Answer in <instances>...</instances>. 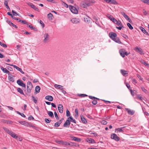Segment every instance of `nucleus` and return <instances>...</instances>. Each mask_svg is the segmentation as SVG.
<instances>
[{
	"mask_svg": "<svg viewBox=\"0 0 149 149\" xmlns=\"http://www.w3.org/2000/svg\"><path fill=\"white\" fill-rule=\"evenodd\" d=\"M143 13L145 15H147V13L146 11L145 10V9H143Z\"/></svg>",
	"mask_w": 149,
	"mask_h": 149,
	"instance_id": "774afa93",
	"label": "nucleus"
},
{
	"mask_svg": "<svg viewBox=\"0 0 149 149\" xmlns=\"http://www.w3.org/2000/svg\"><path fill=\"white\" fill-rule=\"evenodd\" d=\"M19 22H21L22 23L24 24H26L28 26V22L26 20H19L18 21Z\"/></svg>",
	"mask_w": 149,
	"mask_h": 149,
	"instance_id": "e433bc0d",
	"label": "nucleus"
},
{
	"mask_svg": "<svg viewBox=\"0 0 149 149\" xmlns=\"http://www.w3.org/2000/svg\"><path fill=\"white\" fill-rule=\"evenodd\" d=\"M108 3L113 4H118V3L115 0H109Z\"/></svg>",
	"mask_w": 149,
	"mask_h": 149,
	"instance_id": "393cba45",
	"label": "nucleus"
},
{
	"mask_svg": "<svg viewBox=\"0 0 149 149\" xmlns=\"http://www.w3.org/2000/svg\"><path fill=\"white\" fill-rule=\"evenodd\" d=\"M40 87L37 86H36L35 88V91L36 93H38L40 92Z\"/></svg>",
	"mask_w": 149,
	"mask_h": 149,
	"instance_id": "c85d7f7f",
	"label": "nucleus"
},
{
	"mask_svg": "<svg viewBox=\"0 0 149 149\" xmlns=\"http://www.w3.org/2000/svg\"><path fill=\"white\" fill-rule=\"evenodd\" d=\"M1 69L4 73L7 74L10 73L9 71H8L6 68H4L2 66H1Z\"/></svg>",
	"mask_w": 149,
	"mask_h": 149,
	"instance_id": "412c9836",
	"label": "nucleus"
},
{
	"mask_svg": "<svg viewBox=\"0 0 149 149\" xmlns=\"http://www.w3.org/2000/svg\"><path fill=\"white\" fill-rule=\"evenodd\" d=\"M125 109L127 111L128 113L132 115H133L134 113V112L133 111H132L128 108H126Z\"/></svg>",
	"mask_w": 149,
	"mask_h": 149,
	"instance_id": "a878e982",
	"label": "nucleus"
},
{
	"mask_svg": "<svg viewBox=\"0 0 149 149\" xmlns=\"http://www.w3.org/2000/svg\"><path fill=\"white\" fill-rule=\"evenodd\" d=\"M127 25L130 29L132 30L133 29V27L130 23H127Z\"/></svg>",
	"mask_w": 149,
	"mask_h": 149,
	"instance_id": "37998d69",
	"label": "nucleus"
},
{
	"mask_svg": "<svg viewBox=\"0 0 149 149\" xmlns=\"http://www.w3.org/2000/svg\"><path fill=\"white\" fill-rule=\"evenodd\" d=\"M61 92L64 94H65L66 93V91L64 90L63 89V88H61Z\"/></svg>",
	"mask_w": 149,
	"mask_h": 149,
	"instance_id": "0e129e2a",
	"label": "nucleus"
},
{
	"mask_svg": "<svg viewBox=\"0 0 149 149\" xmlns=\"http://www.w3.org/2000/svg\"><path fill=\"white\" fill-rule=\"evenodd\" d=\"M58 109L59 112L60 113H62L63 111V107L61 104H59L58 106Z\"/></svg>",
	"mask_w": 149,
	"mask_h": 149,
	"instance_id": "f8f14e48",
	"label": "nucleus"
},
{
	"mask_svg": "<svg viewBox=\"0 0 149 149\" xmlns=\"http://www.w3.org/2000/svg\"><path fill=\"white\" fill-rule=\"evenodd\" d=\"M17 91L20 94L24 95V94L23 92V90L20 88H18L17 89Z\"/></svg>",
	"mask_w": 149,
	"mask_h": 149,
	"instance_id": "2f4dec72",
	"label": "nucleus"
},
{
	"mask_svg": "<svg viewBox=\"0 0 149 149\" xmlns=\"http://www.w3.org/2000/svg\"><path fill=\"white\" fill-rule=\"evenodd\" d=\"M78 95L79 96L81 97H84L88 96V95L85 94H79Z\"/></svg>",
	"mask_w": 149,
	"mask_h": 149,
	"instance_id": "09e8293b",
	"label": "nucleus"
},
{
	"mask_svg": "<svg viewBox=\"0 0 149 149\" xmlns=\"http://www.w3.org/2000/svg\"><path fill=\"white\" fill-rule=\"evenodd\" d=\"M40 24L41 25L42 28H44L45 26V24L41 20H40Z\"/></svg>",
	"mask_w": 149,
	"mask_h": 149,
	"instance_id": "bf43d9fd",
	"label": "nucleus"
},
{
	"mask_svg": "<svg viewBox=\"0 0 149 149\" xmlns=\"http://www.w3.org/2000/svg\"><path fill=\"white\" fill-rule=\"evenodd\" d=\"M118 130L119 132H122L123 130H122V128H118L115 129V131Z\"/></svg>",
	"mask_w": 149,
	"mask_h": 149,
	"instance_id": "49530a36",
	"label": "nucleus"
},
{
	"mask_svg": "<svg viewBox=\"0 0 149 149\" xmlns=\"http://www.w3.org/2000/svg\"><path fill=\"white\" fill-rule=\"evenodd\" d=\"M81 119L83 123L84 124H86L87 123V121L86 119L84 118L82 115H81L80 116Z\"/></svg>",
	"mask_w": 149,
	"mask_h": 149,
	"instance_id": "4be33fe9",
	"label": "nucleus"
},
{
	"mask_svg": "<svg viewBox=\"0 0 149 149\" xmlns=\"http://www.w3.org/2000/svg\"><path fill=\"white\" fill-rule=\"evenodd\" d=\"M56 143L60 144L63 145L65 146L66 143V141H57Z\"/></svg>",
	"mask_w": 149,
	"mask_h": 149,
	"instance_id": "5701e85b",
	"label": "nucleus"
},
{
	"mask_svg": "<svg viewBox=\"0 0 149 149\" xmlns=\"http://www.w3.org/2000/svg\"><path fill=\"white\" fill-rule=\"evenodd\" d=\"M87 142L90 143H95L94 140L91 138H88L87 140Z\"/></svg>",
	"mask_w": 149,
	"mask_h": 149,
	"instance_id": "b1692460",
	"label": "nucleus"
},
{
	"mask_svg": "<svg viewBox=\"0 0 149 149\" xmlns=\"http://www.w3.org/2000/svg\"><path fill=\"white\" fill-rule=\"evenodd\" d=\"M33 88L31 87H28L27 86V92L26 93V94L27 95H29V94L31 93V90Z\"/></svg>",
	"mask_w": 149,
	"mask_h": 149,
	"instance_id": "ddd939ff",
	"label": "nucleus"
},
{
	"mask_svg": "<svg viewBox=\"0 0 149 149\" xmlns=\"http://www.w3.org/2000/svg\"><path fill=\"white\" fill-rule=\"evenodd\" d=\"M0 45L3 47H7V45L6 44L2 43L0 41Z\"/></svg>",
	"mask_w": 149,
	"mask_h": 149,
	"instance_id": "a18cd8bd",
	"label": "nucleus"
},
{
	"mask_svg": "<svg viewBox=\"0 0 149 149\" xmlns=\"http://www.w3.org/2000/svg\"><path fill=\"white\" fill-rule=\"evenodd\" d=\"M3 128L5 131L8 134H9V132L11 131L10 130H9L6 127H4Z\"/></svg>",
	"mask_w": 149,
	"mask_h": 149,
	"instance_id": "de8ad7c7",
	"label": "nucleus"
},
{
	"mask_svg": "<svg viewBox=\"0 0 149 149\" xmlns=\"http://www.w3.org/2000/svg\"><path fill=\"white\" fill-rule=\"evenodd\" d=\"M66 146H73V145L71 142V143H68L66 141Z\"/></svg>",
	"mask_w": 149,
	"mask_h": 149,
	"instance_id": "864d4df0",
	"label": "nucleus"
},
{
	"mask_svg": "<svg viewBox=\"0 0 149 149\" xmlns=\"http://www.w3.org/2000/svg\"><path fill=\"white\" fill-rule=\"evenodd\" d=\"M66 116L67 117L69 116H70V112L69 111L68 109H67L66 110Z\"/></svg>",
	"mask_w": 149,
	"mask_h": 149,
	"instance_id": "5fc2aeb1",
	"label": "nucleus"
},
{
	"mask_svg": "<svg viewBox=\"0 0 149 149\" xmlns=\"http://www.w3.org/2000/svg\"><path fill=\"white\" fill-rule=\"evenodd\" d=\"M68 119H70V122H73L75 123H76V121L74 120V119L72 117V116H70L69 117H68Z\"/></svg>",
	"mask_w": 149,
	"mask_h": 149,
	"instance_id": "7c9ffc66",
	"label": "nucleus"
},
{
	"mask_svg": "<svg viewBox=\"0 0 149 149\" xmlns=\"http://www.w3.org/2000/svg\"><path fill=\"white\" fill-rule=\"evenodd\" d=\"M111 138L117 141H118L120 139V138L116 134L114 133L111 134Z\"/></svg>",
	"mask_w": 149,
	"mask_h": 149,
	"instance_id": "20e7f679",
	"label": "nucleus"
},
{
	"mask_svg": "<svg viewBox=\"0 0 149 149\" xmlns=\"http://www.w3.org/2000/svg\"><path fill=\"white\" fill-rule=\"evenodd\" d=\"M91 2L89 0H86L82 1L80 4V6L83 8H86L91 6Z\"/></svg>",
	"mask_w": 149,
	"mask_h": 149,
	"instance_id": "f257e3e1",
	"label": "nucleus"
},
{
	"mask_svg": "<svg viewBox=\"0 0 149 149\" xmlns=\"http://www.w3.org/2000/svg\"><path fill=\"white\" fill-rule=\"evenodd\" d=\"M47 17L49 20H51L53 18V16L52 14L49 13L47 15Z\"/></svg>",
	"mask_w": 149,
	"mask_h": 149,
	"instance_id": "bb28decb",
	"label": "nucleus"
},
{
	"mask_svg": "<svg viewBox=\"0 0 149 149\" xmlns=\"http://www.w3.org/2000/svg\"><path fill=\"white\" fill-rule=\"evenodd\" d=\"M107 17L111 21H112V19L114 18L110 14H107Z\"/></svg>",
	"mask_w": 149,
	"mask_h": 149,
	"instance_id": "58836bf2",
	"label": "nucleus"
},
{
	"mask_svg": "<svg viewBox=\"0 0 149 149\" xmlns=\"http://www.w3.org/2000/svg\"><path fill=\"white\" fill-rule=\"evenodd\" d=\"M12 13L13 14V15H19V14L17 13L16 12H15L14 10H12Z\"/></svg>",
	"mask_w": 149,
	"mask_h": 149,
	"instance_id": "3c124183",
	"label": "nucleus"
},
{
	"mask_svg": "<svg viewBox=\"0 0 149 149\" xmlns=\"http://www.w3.org/2000/svg\"><path fill=\"white\" fill-rule=\"evenodd\" d=\"M45 122L47 123H50L51 121V120H49L47 118H45Z\"/></svg>",
	"mask_w": 149,
	"mask_h": 149,
	"instance_id": "4d7b16f0",
	"label": "nucleus"
},
{
	"mask_svg": "<svg viewBox=\"0 0 149 149\" xmlns=\"http://www.w3.org/2000/svg\"><path fill=\"white\" fill-rule=\"evenodd\" d=\"M29 27L31 28V29L33 30L36 31H37V29L35 27L32 26L31 25H28Z\"/></svg>",
	"mask_w": 149,
	"mask_h": 149,
	"instance_id": "4c0bfd02",
	"label": "nucleus"
},
{
	"mask_svg": "<svg viewBox=\"0 0 149 149\" xmlns=\"http://www.w3.org/2000/svg\"><path fill=\"white\" fill-rule=\"evenodd\" d=\"M112 19V21L115 24H116V23H117V22H118V20H117L114 18Z\"/></svg>",
	"mask_w": 149,
	"mask_h": 149,
	"instance_id": "603ef678",
	"label": "nucleus"
},
{
	"mask_svg": "<svg viewBox=\"0 0 149 149\" xmlns=\"http://www.w3.org/2000/svg\"><path fill=\"white\" fill-rule=\"evenodd\" d=\"M45 99L50 101H52L53 100V97L52 96L50 95H47L45 97Z\"/></svg>",
	"mask_w": 149,
	"mask_h": 149,
	"instance_id": "aec40b11",
	"label": "nucleus"
},
{
	"mask_svg": "<svg viewBox=\"0 0 149 149\" xmlns=\"http://www.w3.org/2000/svg\"><path fill=\"white\" fill-rule=\"evenodd\" d=\"M116 24L119 26H123L122 24L121 23L120 21L119 20H118V22L117 23H116Z\"/></svg>",
	"mask_w": 149,
	"mask_h": 149,
	"instance_id": "c03bdc74",
	"label": "nucleus"
},
{
	"mask_svg": "<svg viewBox=\"0 0 149 149\" xmlns=\"http://www.w3.org/2000/svg\"><path fill=\"white\" fill-rule=\"evenodd\" d=\"M34 118L31 115L30 116H29L28 118V119L29 120H31V119H34Z\"/></svg>",
	"mask_w": 149,
	"mask_h": 149,
	"instance_id": "69168bd1",
	"label": "nucleus"
},
{
	"mask_svg": "<svg viewBox=\"0 0 149 149\" xmlns=\"http://www.w3.org/2000/svg\"><path fill=\"white\" fill-rule=\"evenodd\" d=\"M32 97L33 101L35 103H36L37 101V97L35 98L33 95L32 96Z\"/></svg>",
	"mask_w": 149,
	"mask_h": 149,
	"instance_id": "a19ab883",
	"label": "nucleus"
},
{
	"mask_svg": "<svg viewBox=\"0 0 149 149\" xmlns=\"http://www.w3.org/2000/svg\"><path fill=\"white\" fill-rule=\"evenodd\" d=\"M134 50L141 54H144L143 51L141 48H139L138 47H136Z\"/></svg>",
	"mask_w": 149,
	"mask_h": 149,
	"instance_id": "dca6fc26",
	"label": "nucleus"
},
{
	"mask_svg": "<svg viewBox=\"0 0 149 149\" xmlns=\"http://www.w3.org/2000/svg\"><path fill=\"white\" fill-rule=\"evenodd\" d=\"M55 116L57 120H58L59 119V118L58 116V115L56 112H54V113Z\"/></svg>",
	"mask_w": 149,
	"mask_h": 149,
	"instance_id": "8fccbe9b",
	"label": "nucleus"
},
{
	"mask_svg": "<svg viewBox=\"0 0 149 149\" xmlns=\"http://www.w3.org/2000/svg\"><path fill=\"white\" fill-rule=\"evenodd\" d=\"M140 62L141 63L144 64V65H145L146 66H147L148 67L149 66V64H148L146 62L143 60H141L140 61Z\"/></svg>",
	"mask_w": 149,
	"mask_h": 149,
	"instance_id": "f704fd0d",
	"label": "nucleus"
},
{
	"mask_svg": "<svg viewBox=\"0 0 149 149\" xmlns=\"http://www.w3.org/2000/svg\"><path fill=\"white\" fill-rule=\"evenodd\" d=\"M11 25L13 27L15 28H17V26H16V25H15L14 24H13V23H11V25Z\"/></svg>",
	"mask_w": 149,
	"mask_h": 149,
	"instance_id": "338daca9",
	"label": "nucleus"
},
{
	"mask_svg": "<svg viewBox=\"0 0 149 149\" xmlns=\"http://www.w3.org/2000/svg\"><path fill=\"white\" fill-rule=\"evenodd\" d=\"M6 64L10 65L11 66H13L14 68H15L17 70H18L22 74H24V72L23 71H22V69L20 68H19L17 66L13 64H10L8 63H6Z\"/></svg>",
	"mask_w": 149,
	"mask_h": 149,
	"instance_id": "423d86ee",
	"label": "nucleus"
},
{
	"mask_svg": "<svg viewBox=\"0 0 149 149\" xmlns=\"http://www.w3.org/2000/svg\"><path fill=\"white\" fill-rule=\"evenodd\" d=\"M69 8L70 11L73 13L74 14L78 13V10L77 8L74 6L70 5Z\"/></svg>",
	"mask_w": 149,
	"mask_h": 149,
	"instance_id": "7ed1b4c3",
	"label": "nucleus"
},
{
	"mask_svg": "<svg viewBox=\"0 0 149 149\" xmlns=\"http://www.w3.org/2000/svg\"><path fill=\"white\" fill-rule=\"evenodd\" d=\"M19 123L22 125L28 127H34V126L32 125L31 124L25 121H20L19 122Z\"/></svg>",
	"mask_w": 149,
	"mask_h": 149,
	"instance_id": "f03ea898",
	"label": "nucleus"
},
{
	"mask_svg": "<svg viewBox=\"0 0 149 149\" xmlns=\"http://www.w3.org/2000/svg\"><path fill=\"white\" fill-rule=\"evenodd\" d=\"M54 87L56 88H57L58 89H60L61 87H62L63 86L60 85H58L56 84H55L54 85Z\"/></svg>",
	"mask_w": 149,
	"mask_h": 149,
	"instance_id": "ea45409f",
	"label": "nucleus"
},
{
	"mask_svg": "<svg viewBox=\"0 0 149 149\" xmlns=\"http://www.w3.org/2000/svg\"><path fill=\"white\" fill-rule=\"evenodd\" d=\"M137 96L138 99H139L140 100H142L141 95H137Z\"/></svg>",
	"mask_w": 149,
	"mask_h": 149,
	"instance_id": "13d9d810",
	"label": "nucleus"
},
{
	"mask_svg": "<svg viewBox=\"0 0 149 149\" xmlns=\"http://www.w3.org/2000/svg\"><path fill=\"white\" fill-rule=\"evenodd\" d=\"M97 100H95V99H94V100H93L92 102V103L94 105L96 104H97Z\"/></svg>",
	"mask_w": 149,
	"mask_h": 149,
	"instance_id": "052dcab7",
	"label": "nucleus"
},
{
	"mask_svg": "<svg viewBox=\"0 0 149 149\" xmlns=\"http://www.w3.org/2000/svg\"><path fill=\"white\" fill-rule=\"evenodd\" d=\"M49 35L47 33H46L44 34V39L43 40V42L44 43H46L48 42L49 39Z\"/></svg>",
	"mask_w": 149,
	"mask_h": 149,
	"instance_id": "39448f33",
	"label": "nucleus"
},
{
	"mask_svg": "<svg viewBox=\"0 0 149 149\" xmlns=\"http://www.w3.org/2000/svg\"><path fill=\"white\" fill-rule=\"evenodd\" d=\"M13 76L10 73L8 74V78L9 81L12 82L14 81V80L13 78Z\"/></svg>",
	"mask_w": 149,
	"mask_h": 149,
	"instance_id": "f3484780",
	"label": "nucleus"
},
{
	"mask_svg": "<svg viewBox=\"0 0 149 149\" xmlns=\"http://www.w3.org/2000/svg\"><path fill=\"white\" fill-rule=\"evenodd\" d=\"M126 50L124 49H121L119 50V52L120 55L123 57H124L125 56V52Z\"/></svg>",
	"mask_w": 149,
	"mask_h": 149,
	"instance_id": "4468645a",
	"label": "nucleus"
},
{
	"mask_svg": "<svg viewBox=\"0 0 149 149\" xmlns=\"http://www.w3.org/2000/svg\"><path fill=\"white\" fill-rule=\"evenodd\" d=\"M28 87H33V85L31 82L28 81L27 83V86Z\"/></svg>",
	"mask_w": 149,
	"mask_h": 149,
	"instance_id": "79ce46f5",
	"label": "nucleus"
},
{
	"mask_svg": "<svg viewBox=\"0 0 149 149\" xmlns=\"http://www.w3.org/2000/svg\"><path fill=\"white\" fill-rule=\"evenodd\" d=\"M113 40L119 44H121L122 43L120 41V40L119 39V38L118 37H116V38L114 39V40Z\"/></svg>",
	"mask_w": 149,
	"mask_h": 149,
	"instance_id": "cd10ccee",
	"label": "nucleus"
},
{
	"mask_svg": "<svg viewBox=\"0 0 149 149\" xmlns=\"http://www.w3.org/2000/svg\"><path fill=\"white\" fill-rule=\"evenodd\" d=\"M72 138L73 140L77 142H79L81 141V139L79 138L75 137H72Z\"/></svg>",
	"mask_w": 149,
	"mask_h": 149,
	"instance_id": "c756f323",
	"label": "nucleus"
},
{
	"mask_svg": "<svg viewBox=\"0 0 149 149\" xmlns=\"http://www.w3.org/2000/svg\"><path fill=\"white\" fill-rule=\"evenodd\" d=\"M109 36L111 38L114 40V39L116 37L117 34L114 32H111L109 33Z\"/></svg>",
	"mask_w": 149,
	"mask_h": 149,
	"instance_id": "6e6552de",
	"label": "nucleus"
},
{
	"mask_svg": "<svg viewBox=\"0 0 149 149\" xmlns=\"http://www.w3.org/2000/svg\"><path fill=\"white\" fill-rule=\"evenodd\" d=\"M4 5L6 6V8L8 9H9V10H10V8H9L8 4V1H5L4 2Z\"/></svg>",
	"mask_w": 149,
	"mask_h": 149,
	"instance_id": "c9c22d12",
	"label": "nucleus"
},
{
	"mask_svg": "<svg viewBox=\"0 0 149 149\" xmlns=\"http://www.w3.org/2000/svg\"><path fill=\"white\" fill-rule=\"evenodd\" d=\"M127 71L125 70H120V72L123 75V76H127V74L128 73V72H126Z\"/></svg>",
	"mask_w": 149,
	"mask_h": 149,
	"instance_id": "6ab92c4d",
	"label": "nucleus"
},
{
	"mask_svg": "<svg viewBox=\"0 0 149 149\" xmlns=\"http://www.w3.org/2000/svg\"><path fill=\"white\" fill-rule=\"evenodd\" d=\"M124 28V26H119V27H116V28L118 29L119 30H121L122 28Z\"/></svg>",
	"mask_w": 149,
	"mask_h": 149,
	"instance_id": "680f3d73",
	"label": "nucleus"
},
{
	"mask_svg": "<svg viewBox=\"0 0 149 149\" xmlns=\"http://www.w3.org/2000/svg\"><path fill=\"white\" fill-rule=\"evenodd\" d=\"M17 83L19 86L23 87H25L26 85L20 79H18L17 81Z\"/></svg>",
	"mask_w": 149,
	"mask_h": 149,
	"instance_id": "0eeeda50",
	"label": "nucleus"
},
{
	"mask_svg": "<svg viewBox=\"0 0 149 149\" xmlns=\"http://www.w3.org/2000/svg\"><path fill=\"white\" fill-rule=\"evenodd\" d=\"M71 21L73 24H77L80 22V20L77 18H73L71 19Z\"/></svg>",
	"mask_w": 149,
	"mask_h": 149,
	"instance_id": "9b49d317",
	"label": "nucleus"
},
{
	"mask_svg": "<svg viewBox=\"0 0 149 149\" xmlns=\"http://www.w3.org/2000/svg\"><path fill=\"white\" fill-rule=\"evenodd\" d=\"M9 134L13 138L17 139V135L11 131L9 132Z\"/></svg>",
	"mask_w": 149,
	"mask_h": 149,
	"instance_id": "2eb2a0df",
	"label": "nucleus"
},
{
	"mask_svg": "<svg viewBox=\"0 0 149 149\" xmlns=\"http://www.w3.org/2000/svg\"><path fill=\"white\" fill-rule=\"evenodd\" d=\"M139 28L146 35L149 36V34L148 32L143 28L142 26H140Z\"/></svg>",
	"mask_w": 149,
	"mask_h": 149,
	"instance_id": "a211bd4d",
	"label": "nucleus"
},
{
	"mask_svg": "<svg viewBox=\"0 0 149 149\" xmlns=\"http://www.w3.org/2000/svg\"><path fill=\"white\" fill-rule=\"evenodd\" d=\"M54 126L56 127H58L60 126V125L58 122H57L54 124Z\"/></svg>",
	"mask_w": 149,
	"mask_h": 149,
	"instance_id": "e2e57ef3",
	"label": "nucleus"
},
{
	"mask_svg": "<svg viewBox=\"0 0 149 149\" xmlns=\"http://www.w3.org/2000/svg\"><path fill=\"white\" fill-rule=\"evenodd\" d=\"M28 4L29 6H30L31 8H32L33 9H34L35 10L38 11H39V10L38 9V8H37L34 5L32 4V3H28Z\"/></svg>",
	"mask_w": 149,
	"mask_h": 149,
	"instance_id": "9d476101",
	"label": "nucleus"
},
{
	"mask_svg": "<svg viewBox=\"0 0 149 149\" xmlns=\"http://www.w3.org/2000/svg\"><path fill=\"white\" fill-rule=\"evenodd\" d=\"M142 90L145 93L147 92V91L143 87H141Z\"/></svg>",
	"mask_w": 149,
	"mask_h": 149,
	"instance_id": "6e6d98bb",
	"label": "nucleus"
},
{
	"mask_svg": "<svg viewBox=\"0 0 149 149\" xmlns=\"http://www.w3.org/2000/svg\"><path fill=\"white\" fill-rule=\"evenodd\" d=\"M93 19L95 21V23L96 24H97L98 26H100V24H99L98 21V19L95 16H94L93 17Z\"/></svg>",
	"mask_w": 149,
	"mask_h": 149,
	"instance_id": "72a5a7b5",
	"label": "nucleus"
},
{
	"mask_svg": "<svg viewBox=\"0 0 149 149\" xmlns=\"http://www.w3.org/2000/svg\"><path fill=\"white\" fill-rule=\"evenodd\" d=\"M70 124V121L69 119H68L64 124L63 126L64 127H69Z\"/></svg>",
	"mask_w": 149,
	"mask_h": 149,
	"instance_id": "1a4fd4ad",
	"label": "nucleus"
},
{
	"mask_svg": "<svg viewBox=\"0 0 149 149\" xmlns=\"http://www.w3.org/2000/svg\"><path fill=\"white\" fill-rule=\"evenodd\" d=\"M47 113L49 116L51 118H53L54 116L53 113L51 111H47Z\"/></svg>",
	"mask_w": 149,
	"mask_h": 149,
	"instance_id": "473e14b6",
	"label": "nucleus"
}]
</instances>
